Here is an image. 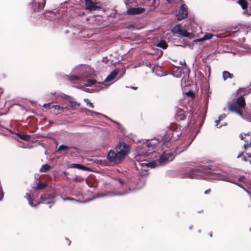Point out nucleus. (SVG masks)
<instances>
[{
    "label": "nucleus",
    "instance_id": "34",
    "mask_svg": "<svg viewBox=\"0 0 251 251\" xmlns=\"http://www.w3.org/2000/svg\"><path fill=\"white\" fill-rule=\"evenodd\" d=\"M187 95L190 96L192 98H194L195 97V93L192 91H190L187 93Z\"/></svg>",
    "mask_w": 251,
    "mask_h": 251
},
{
    "label": "nucleus",
    "instance_id": "2",
    "mask_svg": "<svg viewBox=\"0 0 251 251\" xmlns=\"http://www.w3.org/2000/svg\"><path fill=\"white\" fill-rule=\"evenodd\" d=\"M212 171V166H201L197 169H193L190 172L186 174V177L190 178H205V176L211 173Z\"/></svg>",
    "mask_w": 251,
    "mask_h": 251
},
{
    "label": "nucleus",
    "instance_id": "30",
    "mask_svg": "<svg viewBox=\"0 0 251 251\" xmlns=\"http://www.w3.org/2000/svg\"><path fill=\"white\" fill-rule=\"evenodd\" d=\"M85 101L87 103V105L88 106H89V107H91V108H94V105L93 104V103L90 101H89V100L88 99H85Z\"/></svg>",
    "mask_w": 251,
    "mask_h": 251
},
{
    "label": "nucleus",
    "instance_id": "54",
    "mask_svg": "<svg viewBox=\"0 0 251 251\" xmlns=\"http://www.w3.org/2000/svg\"><path fill=\"white\" fill-rule=\"evenodd\" d=\"M240 157V155H239L237 156V158H239V157Z\"/></svg>",
    "mask_w": 251,
    "mask_h": 251
},
{
    "label": "nucleus",
    "instance_id": "17",
    "mask_svg": "<svg viewBox=\"0 0 251 251\" xmlns=\"http://www.w3.org/2000/svg\"><path fill=\"white\" fill-rule=\"evenodd\" d=\"M71 167L74 168H77L82 170H88V168L85 167L84 165L79 164H71Z\"/></svg>",
    "mask_w": 251,
    "mask_h": 251
},
{
    "label": "nucleus",
    "instance_id": "55",
    "mask_svg": "<svg viewBox=\"0 0 251 251\" xmlns=\"http://www.w3.org/2000/svg\"><path fill=\"white\" fill-rule=\"evenodd\" d=\"M51 207V205H50V206H49V207H50V208Z\"/></svg>",
    "mask_w": 251,
    "mask_h": 251
},
{
    "label": "nucleus",
    "instance_id": "41",
    "mask_svg": "<svg viewBox=\"0 0 251 251\" xmlns=\"http://www.w3.org/2000/svg\"><path fill=\"white\" fill-rule=\"evenodd\" d=\"M179 64H181L182 66H186V62L185 60L181 61L179 62Z\"/></svg>",
    "mask_w": 251,
    "mask_h": 251
},
{
    "label": "nucleus",
    "instance_id": "38",
    "mask_svg": "<svg viewBox=\"0 0 251 251\" xmlns=\"http://www.w3.org/2000/svg\"><path fill=\"white\" fill-rule=\"evenodd\" d=\"M28 202H29V204L31 206H36V204H34L33 202V200L32 199H31V200H29L28 201Z\"/></svg>",
    "mask_w": 251,
    "mask_h": 251
},
{
    "label": "nucleus",
    "instance_id": "37",
    "mask_svg": "<svg viewBox=\"0 0 251 251\" xmlns=\"http://www.w3.org/2000/svg\"><path fill=\"white\" fill-rule=\"evenodd\" d=\"M25 197L28 201L31 200V199H32L31 196L29 193H26Z\"/></svg>",
    "mask_w": 251,
    "mask_h": 251
},
{
    "label": "nucleus",
    "instance_id": "50",
    "mask_svg": "<svg viewBox=\"0 0 251 251\" xmlns=\"http://www.w3.org/2000/svg\"><path fill=\"white\" fill-rule=\"evenodd\" d=\"M248 155L249 157H251V153H248Z\"/></svg>",
    "mask_w": 251,
    "mask_h": 251
},
{
    "label": "nucleus",
    "instance_id": "9",
    "mask_svg": "<svg viewBox=\"0 0 251 251\" xmlns=\"http://www.w3.org/2000/svg\"><path fill=\"white\" fill-rule=\"evenodd\" d=\"M171 130H173L172 137H173V141L177 140L179 136L181 135V127L176 124L171 125Z\"/></svg>",
    "mask_w": 251,
    "mask_h": 251
},
{
    "label": "nucleus",
    "instance_id": "6",
    "mask_svg": "<svg viewBox=\"0 0 251 251\" xmlns=\"http://www.w3.org/2000/svg\"><path fill=\"white\" fill-rule=\"evenodd\" d=\"M175 157L174 154L169 151H164L160 155L158 162L161 165H164L172 161Z\"/></svg>",
    "mask_w": 251,
    "mask_h": 251
},
{
    "label": "nucleus",
    "instance_id": "49",
    "mask_svg": "<svg viewBox=\"0 0 251 251\" xmlns=\"http://www.w3.org/2000/svg\"><path fill=\"white\" fill-rule=\"evenodd\" d=\"M209 235L210 237H211L212 236V232H210L209 233Z\"/></svg>",
    "mask_w": 251,
    "mask_h": 251
},
{
    "label": "nucleus",
    "instance_id": "48",
    "mask_svg": "<svg viewBox=\"0 0 251 251\" xmlns=\"http://www.w3.org/2000/svg\"><path fill=\"white\" fill-rule=\"evenodd\" d=\"M239 90L241 91H244V88H239Z\"/></svg>",
    "mask_w": 251,
    "mask_h": 251
},
{
    "label": "nucleus",
    "instance_id": "46",
    "mask_svg": "<svg viewBox=\"0 0 251 251\" xmlns=\"http://www.w3.org/2000/svg\"><path fill=\"white\" fill-rule=\"evenodd\" d=\"M244 190L249 194V195H251V193H250V192L248 190H246L245 188H244Z\"/></svg>",
    "mask_w": 251,
    "mask_h": 251
},
{
    "label": "nucleus",
    "instance_id": "22",
    "mask_svg": "<svg viewBox=\"0 0 251 251\" xmlns=\"http://www.w3.org/2000/svg\"><path fill=\"white\" fill-rule=\"evenodd\" d=\"M157 46L163 49H166L168 47V45L166 42L164 40H161L157 44Z\"/></svg>",
    "mask_w": 251,
    "mask_h": 251
},
{
    "label": "nucleus",
    "instance_id": "10",
    "mask_svg": "<svg viewBox=\"0 0 251 251\" xmlns=\"http://www.w3.org/2000/svg\"><path fill=\"white\" fill-rule=\"evenodd\" d=\"M55 201L53 198H50V195L49 194L41 196L40 197V201H38L37 204H39L40 203L45 204H54Z\"/></svg>",
    "mask_w": 251,
    "mask_h": 251
},
{
    "label": "nucleus",
    "instance_id": "43",
    "mask_svg": "<svg viewBox=\"0 0 251 251\" xmlns=\"http://www.w3.org/2000/svg\"><path fill=\"white\" fill-rule=\"evenodd\" d=\"M240 137L241 138V139L242 140H244V137L243 135L242 134H241L240 135Z\"/></svg>",
    "mask_w": 251,
    "mask_h": 251
},
{
    "label": "nucleus",
    "instance_id": "15",
    "mask_svg": "<svg viewBox=\"0 0 251 251\" xmlns=\"http://www.w3.org/2000/svg\"><path fill=\"white\" fill-rule=\"evenodd\" d=\"M119 70L118 69H116L113 70L106 78L105 79V82H109L113 80L117 75L118 74Z\"/></svg>",
    "mask_w": 251,
    "mask_h": 251
},
{
    "label": "nucleus",
    "instance_id": "11",
    "mask_svg": "<svg viewBox=\"0 0 251 251\" xmlns=\"http://www.w3.org/2000/svg\"><path fill=\"white\" fill-rule=\"evenodd\" d=\"M86 5V8L91 11L97 10L100 9V7L96 5V3L94 2L92 0H84Z\"/></svg>",
    "mask_w": 251,
    "mask_h": 251
},
{
    "label": "nucleus",
    "instance_id": "7",
    "mask_svg": "<svg viewBox=\"0 0 251 251\" xmlns=\"http://www.w3.org/2000/svg\"><path fill=\"white\" fill-rule=\"evenodd\" d=\"M46 2V0H33L32 2L30 3L29 5L34 11H38L44 8Z\"/></svg>",
    "mask_w": 251,
    "mask_h": 251
},
{
    "label": "nucleus",
    "instance_id": "42",
    "mask_svg": "<svg viewBox=\"0 0 251 251\" xmlns=\"http://www.w3.org/2000/svg\"><path fill=\"white\" fill-rule=\"evenodd\" d=\"M166 1L169 4H173L174 2V0H166Z\"/></svg>",
    "mask_w": 251,
    "mask_h": 251
},
{
    "label": "nucleus",
    "instance_id": "12",
    "mask_svg": "<svg viewBox=\"0 0 251 251\" xmlns=\"http://www.w3.org/2000/svg\"><path fill=\"white\" fill-rule=\"evenodd\" d=\"M145 10L144 8L142 7H132L128 9L127 11V13L128 15H134L141 14L145 12Z\"/></svg>",
    "mask_w": 251,
    "mask_h": 251
},
{
    "label": "nucleus",
    "instance_id": "18",
    "mask_svg": "<svg viewBox=\"0 0 251 251\" xmlns=\"http://www.w3.org/2000/svg\"><path fill=\"white\" fill-rule=\"evenodd\" d=\"M238 2L241 5L242 9L244 10L247 9L249 3L246 0H239Z\"/></svg>",
    "mask_w": 251,
    "mask_h": 251
},
{
    "label": "nucleus",
    "instance_id": "23",
    "mask_svg": "<svg viewBox=\"0 0 251 251\" xmlns=\"http://www.w3.org/2000/svg\"><path fill=\"white\" fill-rule=\"evenodd\" d=\"M51 108H54V110H56L58 112L59 110H61L62 111H64L65 109H67V107H61L59 105H52Z\"/></svg>",
    "mask_w": 251,
    "mask_h": 251
},
{
    "label": "nucleus",
    "instance_id": "16",
    "mask_svg": "<svg viewBox=\"0 0 251 251\" xmlns=\"http://www.w3.org/2000/svg\"><path fill=\"white\" fill-rule=\"evenodd\" d=\"M71 149L76 150L78 152L79 151V149L77 147L74 146L68 147L66 145H61L59 146L58 149H57V151L58 152L60 151H66Z\"/></svg>",
    "mask_w": 251,
    "mask_h": 251
},
{
    "label": "nucleus",
    "instance_id": "24",
    "mask_svg": "<svg viewBox=\"0 0 251 251\" xmlns=\"http://www.w3.org/2000/svg\"><path fill=\"white\" fill-rule=\"evenodd\" d=\"M19 137L25 141H28L30 139V135L28 134H19Z\"/></svg>",
    "mask_w": 251,
    "mask_h": 251
},
{
    "label": "nucleus",
    "instance_id": "29",
    "mask_svg": "<svg viewBox=\"0 0 251 251\" xmlns=\"http://www.w3.org/2000/svg\"><path fill=\"white\" fill-rule=\"evenodd\" d=\"M70 80L72 81H77L80 80V78L77 75H72L70 76Z\"/></svg>",
    "mask_w": 251,
    "mask_h": 251
},
{
    "label": "nucleus",
    "instance_id": "53",
    "mask_svg": "<svg viewBox=\"0 0 251 251\" xmlns=\"http://www.w3.org/2000/svg\"><path fill=\"white\" fill-rule=\"evenodd\" d=\"M243 42H244L245 41V38H243V40H242Z\"/></svg>",
    "mask_w": 251,
    "mask_h": 251
},
{
    "label": "nucleus",
    "instance_id": "44",
    "mask_svg": "<svg viewBox=\"0 0 251 251\" xmlns=\"http://www.w3.org/2000/svg\"><path fill=\"white\" fill-rule=\"evenodd\" d=\"M220 122V121H218V120L216 121V126H218L219 123Z\"/></svg>",
    "mask_w": 251,
    "mask_h": 251
},
{
    "label": "nucleus",
    "instance_id": "45",
    "mask_svg": "<svg viewBox=\"0 0 251 251\" xmlns=\"http://www.w3.org/2000/svg\"><path fill=\"white\" fill-rule=\"evenodd\" d=\"M149 153L147 151L145 153V154L144 155V156H148L149 155Z\"/></svg>",
    "mask_w": 251,
    "mask_h": 251
},
{
    "label": "nucleus",
    "instance_id": "52",
    "mask_svg": "<svg viewBox=\"0 0 251 251\" xmlns=\"http://www.w3.org/2000/svg\"><path fill=\"white\" fill-rule=\"evenodd\" d=\"M243 158H244V160L245 161H247V160H246V157H245V156H244V157H243Z\"/></svg>",
    "mask_w": 251,
    "mask_h": 251
},
{
    "label": "nucleus",
    "instance_id": "8",
    "mask_svg": "<svg viewBox=\"0 0 251 251\" xmlns=\"http://www.w3.org/2000/svg\"><path fill=\"white\" fill-rule=\"evenodd\" d=\"M178 21L186 19L188 16L187 6L185 4H182L179 9L178 14L176 15Z\"/></svg>",
    "mask_w": 251,
    "mask_h": 251
},
{
    "label": "nucleus",
    "instance_id": "27",
    "mask_svg": "<svg viewBox=\"0 0 251 251\" xmlns=\"http://www.w3.org/2000/svg\"><path fill=\"white\" fill-rule=\"evenodd\" d=\"M97 83V81L93 79H89L87 80V84L86 85L87 86H91Z\"/></svg>",
    "mask_w": 251,
    "mask_h": 251
},
{
    "label": "nucleus",
    "instance_id": "39",
    "mask_svg": "<svg viewBox=\"0 0 251 251\" xmlns=\"http://www.w3.org/2000/svg\"><path fill=\"white\" fill-rule=\"evenodd\" d=\"M211 189H208L204 191V194L206 195L209 194L211 193Z\"/></svg>",
    "mask_w": 251,
    "mask_h": 251
},
{
    "label": "nucleus",
    "instance_id": "32",
    "mask_svg": "<svg viewBox=\"0 0 251 251\" xmlns=\"http://www.w3.org/2000/svg\"><path fill=\"white\" fill-rule=\"evenodd\" d=\"M74 180L76 182H80L83 180V179L81 177L76 176L74 178Z\"/></svg>",
    "mask_w": 251,
    "mask_h": 251
},
{
    "label": "nucleus",
    "instance_id": "4",
    "mask_svg": "<svg viewBox=\"0 0 251 251\" xmlns=\"http://www.w3.org/2000/svg\"><path fill=\"white\" fill-rule=\"evenodd\" d=\"M171 32L174 35L179 38L188 37L190 39H192L193 37V34L184 29L180 24L176 25L172 29Z\"/></svg>",
    "mask_w": 251,
    "mask_h": 251
},
{
    "label": "nucleus",
    "instance_id": "1",
    "mask_svg": "<svg viewBox=\"0 0 251 251\" xmlns=\"http://www.w3.org/2000/svg\"><path fill=\"white\" fill-rule=\"evenodd\" d=\"M129 151L130 147L128 145L120 143L115 148V151L110 150L109 151L107 159L110 162L119 163L128 154Z\"/></svg>",
    "mask_w": 251,
    "mask_h": 251
},
{
    "label": "nucleus",
    "instance_id": "13",
    "mask_svg": "<svg viewBox=\"0 0 251 251\" xmlns=\"http://www.w3.org/2000/svg\"><path fill=\"white\" fill-rule=\"evenodd\" d=\"M186 112L182 109H179L176 114V118L177 121H182L186 119Z\"/></svg>",
    "mask_w": 251,
    "mask_h": 251
},
{
    "label": "nucleus",
    "instance_id": "40",
    "mask_svg": "<svg viewBox=\"0 0 251 251\" xmlns=\"http://www.w3.org/2000/svg\"><path fill=\"white\" fill-rule=\"evenodd\" d=\"M150 148V147H152V146L151 145H150V144L149 143H147L145 145V147L144 148Z\"/></svg>",
    "mask_w": 251,
    "mask_h": 251
},
{
    "label": "nucleus",
    "instance_id": "31",
    "mask_svg": "<svg viewBox=\"0 0 251 251\" xmlns=\"http://www.w3.org/2000/svg\"><path fill=\"white\" fill-rule=\"evenodd\" d=\"M52 106V104L51 103H45L43 105V107L44 108H49V109H51V106Z\"/></svg>",
    "mask_w": 251,
    "mask_h": 251
},
{
    "label": "nucleus",
    "instance_id": "26",
    "mask_svg": "<svg viewBox=\"0 0 251 251\" xmlns=\"http://www.w3.org/2000/svg\"><path fill=\"white\" fill-rule=\"evenodd\" d=\"M245 143L244 145L245 149H247L248 147H251V137H250V140H245Z\"/></svg>",
    "mask_w": 251,
    "mask_h": 251
},
{
    "label": "nucleus",
    "instance_id": "3",
    "mask_svg": "<svg viewBox=\"0 0 251 251\" xmlns=\"http://www.w3.org/2000/svg\"><path fill=\"white\" fill-rule=\"evenodd\" d=\"M244 94L240 96L236 99H233L231 102H229L227 104L228 109L232 112L242 116L243 115L242 109L246 106V100Z\"/></svg>",
    "mask_w": 251,
    "mask_h": 251
},
{
    "label": "nucleus",
    "instance_id": "47",
    "mask_svg": "<svg viewBox=\"0 0 251 251\" xmlns=\"http://www.w3.org/2000/svg\"><path fill=\"white\" fill-rule=\"evenodd\" d=\"M131 88L134 89V90H137V87H131Z\"/></svg>",
    "mask_w": 251,
    "mask_h": 251
},
{
    "label": "nucleus",
    "instance_id": "14",
    "mask_svg": "<svg viewBox=\"0 0 251 251\" xmlns=\"http://www.w3.org/2000/svg\"><path fill=\"white\" fill-rule=\"evenodd\" d=\"M173 132V130H171V126L170 127V128L166 131L165 132L164 136L163 137V140L165 142H170L171 141H173V137H172V133Z\"/></svg>",
    "mask_w": 251,
    "mask_h": 251
},
{
    "label": "nucleus",
    "instance_id": "19",
    "mask_svg": "<svg viewBox=\"0 0 251 251\" xmlns=\"http://www.w3.org/2000/svg\"><path fill=\"white\" fill-rule=\"evenodd\" d=\"M223 77L225 80H226L227 78H232L234 77L233 74H230L229 72L225 71L223 72Z\"/></svg>",
    "mask_w": 251,
    "mask_h": 251
},
{
    "label": "nucleus",
    "instance_id": "35",
    "mask_svg": "<svg viewBox=\"0 0 251 251\" xmlns=\"http://www.w3.org/2000/svg\"><path fill=\"white\" fill-rule=\"evenodd\" d=\"M116 180L120 183L121 185H123L125 183L121 178H117Z\"/></svg>",
    "mask_w": 251,
    "mask_h": 251
},
{
    "label": "nucleus",
    "instance_id": "28",
    "mask_svg": "<svg viewBox=\"0 0 251 251\" xmlns=\"http://www.w3.org/2000/svg\"><path fill=\"white\" fill-rule=\"evenodd\" d=\"M47 184L45 183H39L38 184L37 186V189L38 190H41L45 189L47 187Z\"/></svg>",
    "mask_w": 251,
    "mask_h": 251
},
{
    "label": "nucleus",
    "instance_id": "36",
    "mask_svg": "<svg viewBox=\"0 0 251 251\" xmlns=\"http://www.w3.org/2000/svg\"><path fill=\"white\" fill-rule=\"evenodd\" d=\"M226 115L223 114V115H220L218 118V121H221L222 120L226 118Z\"/></svg>",
    "mask_w": 251,
    "mask_h": 251
},
{
    "label": "nucleus",
    "instance_id": "21",
    "mask_svg": "<svg viewBox=\"0 0 251 251\" xmlns=\"http://www.w3.org/2000/svg\"><path fill=\"white\" fill-rule=\"evenodd\" d=\"M140 166L141 167V169L142 170V167H148V166H149V163H147V160H143L141 162H138V164H136V167H137V168L138 169V166Z\"/></svg>",
    "mask_w": 251,
    "mask_h": 251
},
{
    "label": "nucleus",
    "instance_id": "25",
    "mask_svg": "<svg viewBox=\"0 0 251 251\" xmlns=\"http://www.w3.org/2000/svg\"><path fill=\"white\" fill-rule=\"evenodd\" d=\"M213 36V34L211 33H208L205 34L202 38H201L200 41H203L207 40L210 39Z\"/></svg>",
    "mask_w": 251,
    "mask_h": 251
},
{
    "label": "nucleus",
    "instance_id": "51",
    "mask_svg": "<svg viewBox=\"0 0 251 251\" xmlns=\"http://www.w3.org/2000/svg\"><path fill=\"white\" fill-rule=\"evenodd\" d=\"M245 136L250 137V135L249 134H245Z\"/></svg>",
    "mask_w": 251,
    "mask_h": 251
},
{
    "label": "nucleus",
    "instance_id": "20",
    "mask_svg": "<svg viewBox=\"0 0 251 251\" xmlns=\"http://www.w3.org/2000/svg\"><path fill=\"white\" fill-rule=\"evenodd\" d=\"M50 168L51 167L49 165L45 164L42 166L41 168L40 169V172L42 173H46L49 171Z\"/></svg>",
    "mask_w": 251,
    "mask_h": 251
},
{
    "label": "nucleus",
    "instance_id": "5",
    "mask_svg": "<svg viewBox=\"0 0 251 251\" xmlns=\"http://www.w3.org/2000/svg\"><path fill=\"white\" fill-rule=\"evenodd\" d=\"M219 179L237 184L238 182H242L245 178L244 176H237L231 174L230 176H221L220 175L218 176Z\"/></svg>",
    "mask_w": 251,
    "mask_h": 251
},
{
    "label": "nucleus",
    "instance_id": "33",
    "mask_svg": "<svg viewBox=\"0 0 251 251\" xmlns=\"http://www.w3.org/2000/svg\"><path fill=\"white\" fill-rule=\"evenodd\" d=\"M77 105V102L75 101H71L70 106L72 108H74Z\"/></svg>",
    "mask_w": 251,
    "mask_h": 251
}]
</instances>
